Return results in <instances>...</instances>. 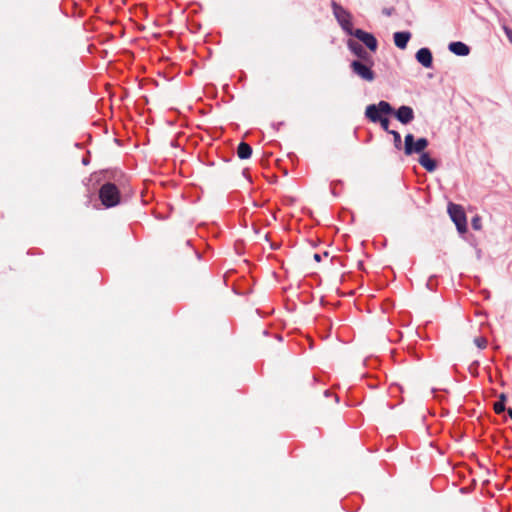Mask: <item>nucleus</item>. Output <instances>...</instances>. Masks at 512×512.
Instances as JSON below:
<instances>
[{"label": "nucleus", "instance_id": "obj_19", "mask_svg": "<svg viewBox=\"0 0 512 512\" xmlns=\"http://www.w3.org/2000/svg\"><path fill=\"white\" fill-rule=\"evenodd\" d=\"M471 225L474 230H480L481 229V220L479 217H474L472 219Z\"/></svg>", "mask_w": 512, "mask_h": 512}, {"label": "nucleus", "instance_id": "obj_2", "mask_svg": "<svg viewBox=\"0 0 512 512\" xmlns=\"http://www.w3.org/2000/svg\"><path fill=\"white\" fill-rule=\"evenodd\" d=\"M393 113V108L386 101H380L377 105L371 104L366 107L365 116L374 123H377L382 117L381 114H391Z\"/></svg>", "mask_w": 512, "mask_h": 512}, {"label": "nucleus", "instance_id": "obj_3", "mask_svg": "<svg viewBox=\"0 0 512 512\" xmlns=\"http://www.w3.org/2000/svg\"><path fill=\"white\" fill-rule=\"evenodd\" d=\"M332 9H333V14H334L335 18L337 19L341 28L347 34H352L353 24L351 21L352 17L350 15V13L347 10H345L342 6L337 4L336 2H332Z\"/></svg>", "mask_w": 512, "mask_h": 512}, {"label": "nucleus", "instance_id": "obj_13", "mask_svg": "<svg viewBox=\"0 0 512 512\" xmlns=\"http://www.w3.org/2000/svg\"><path fill=\"white\" fill-rule=\"evenodd\" d=\"M348 47L358 57H360L362 59H366L367 58V56H368L367 52L362 47V45L359 44L358 42H356L354 40H349L348 41Z\"/></svg>", "mask_w": 512, "mask_h": 512}, {"label": "nucleus", "instance_id": "obj_8", "mask_svg": "<svg viewBox=\"0 0 512 512\" xmlns=\"http://www.w3.org/2000/svg\"><path fill=\"white\" fill-rule=\"evenodd\" d=\"M395 117L402 124H409L414 119V111L410 106H400L395 112Z\"/></svg>", "mask_w": 512, "mask_h": 512}, {"label": "nucleus", "instance_id": "obj_18", "mask_svg": "<svg viewBox=\"0 0 512 512\" xmlns=\"http://www.w3.org/2000/svg\"><path fill=\"white\" fill-rule=\"evenodd\" d=\"M474 343L478 348L483 349L487 345V340L484 337H477L474 339Z\"/></svg>", "mask_w": 512, "mask_h": 512}, {"label": "nucleus", "instance_id": "obj_22", "mask_svg": "<svg viewBox=\"0 0 512 512\" xmlns=\"http://www.w3.org/2000/svg\"><path fill=\"white\" fill-rule=\"evenodd\" d=\"M383 13H385L386 15H391L392 9H384Z\"/></svg>", "mask_w": 512, "mask_h": 512}, {"label": "nucleus", "instance_id": "obj_23", "mask_svg": "<svg viewBox=\"0 0 512 512\" xmlns=\"http://www.w3.org/2000/svg\"><path fill=\"white\" fill-rule=\"evenodd\" d=\"M508 415L510 416V418L512 419V408H509L508 409Z\"/></svg>", "mask_w": 512, "mask_h": 512}, {"label": "nucleus", "instance_id": "obj_9", "mask_svg": "<svg viewBox=\"0 0 512 512\" xmlns=\"http://www.w3.org/2000/svg\"><path fill=\"white\" fill-rule=\"evenodd\" d=\"M416 60L425 68L432 66L433 57L432 53L428 48H421L416 52Z\"/></svg>", "mask_w": 512, "mask_h": 512}, {"label": "nucleus", "instance_id": "obj_17", "mask_svg": "<svg viewBox=\"0 0 512 512\" xmlns=\"http://www.w3.org/2000/svg\"><path fill=\"white\" fill-rule=\"evenodd\" d=\"M381 125V127L383 128V130H385L386 132L389 133V131H391L389 129V124H390V121L387 117H381L380 120L378 121Z\"/></svg>", "mask_w": 512, "mask_h": 512}, {"label": "nucleus", "instance_id": "obj_20", "mask_svg": "<svg viewBox=\"0 0 512 512\" xmlns=\"http://www.w3.org/2000/svg\"><path fill=\"white\" fill-rule=\"evenodd\" d=\"M505 33H506L507 38L509 39V41L512 44V29L505 28Z\"/></svg>", "mask_w": 512, "mask_h": 512}, {"label": "nucleus", "instance_id": "obj_5", "mask_svg": "<svg viewBox=\"0 0 512 512\" xmlns=\"http://www.w3.org/2000/svg\"><path fill=\"white\" fill-rule=\"evenodd\" d=\"M428 140L426 138H419L417 141L414 140L412 134H407L404 139V152L406 155L413 153H423L424 149L428 146Z\"/></svg>", "mask_w": 512, "mask_h": 512}, {"label": "nucleus", "instance_id": "obj_10", "mask_svg": "<svg viewBox=\"0 0 512 512\" xmlns=\"http://www.w3.org/2000/svg\"><path fill=\"white\" fill-rule=\"evenodd\" d=\"M449 50L458 56H466L470 52L469 47L465 43L460 41L451 42L449 44Z\"/></svg>", "mask_w": 512, "mask_h": 512}, {"label": "nucleus", "instance_id": "obj_12", "mask_svg": "<svg viewBox=\"0 0 512 512\" xmlns=\"http://www.w3.org/2000/svg\"><path fill=\"white\" fill-rule=\"evenodd\" d=\"M419 163L421 164L422 167H424L429 172H433L437 167L435 160H433L429 156V154L425 153V152H423L420 155Z\"/></svg>", "mask_w": 512, "mask_h": 512}, {"label": "nucleus", "instance_id": "obj_7", "mask_svg": "<svg viewBox=\"0 0 512 512\" xmlns=\"http://www.w3.org/2000/svg\"><path fill=\"white\" fill-rule=\"evenodd\" d=\"M351 35L355 36L371 51H375L377 49V40L371 33L365 32L361 29H355L352 30Z\"/></svg>", "mask_w": 512, "mask_h": 512}, {"label": "nucleus", "instance_id": "obj_6", "mask_svg": "<svg viewBox=\"0 0 512 512\" xmlns=\"http://www.w3.org/2000/svg\"><path fill=\"white\" fill-rule=\"evenodd\" d=\"M351 69L352 71L358 75L361 79L371 82L375 78V74L372 71L371 67L363 64L360 61H352L351 63Z\"/></svg>", "mask_w": 512, "mask_h": 512}, {"label": "nucleus", "instance_id": "obj_16", "mask_svg": "<svg viewBox=\"0 0 512 512\" xmlns=\"http://www.w3.org/2000/svg\"><path fill=\"white\" fill-rule=\"evenodd\" d=\"M389 134H391L393 136L394 146L397 149H400L401 146H402L401 135L397 131H395V130L389 131Z\"/></svg>", "mask_w": 512, "mask_h": 512}, {"label": "nucleus", "instance_id": "obj_21", "mask_svg": "<svg viewBox=\"0 0 512 512\" xmlns=\"http://www.w3.org/2000/svg\"><path fill=\"white\" fill-rule=\"evenodd\" d=\"M313 258H314V260H315L316 262H320V261H321V255H320V254L315 253V254H314V256H313Z\"/></svg>", "mask_w": 512, "mask_h": 512}, {"label": "nucleus", "instance_id": "obj_4", "mask_svg": "<svg viewBox=\"0 0 512 512\" xmlns=\"http://www.w3.org/2000/svg\"><path fill=\"white\" fill-rule=\"evenodd\" d=\"M448 213L452 221L455 223L458 231L462 233L466 232L467 220L463 208L460 205L450 203L448 205Z\"/></svg>", "mask_w": 512, "mask_h": 512}, {"label": "nucleus", "instance_id": "obj_1", "mask_svg": "<svg viewBox=\"0 0 512 512\" xmlns=\"http://www.w3.org/2000/svg\"><path fill=\"white\" fill-rule=\"evenodd\" d=\"M99 198L102 204L111 208L120 203V191L113 183H105L99 190Z\"/></svg>", "mask_w": 512, "mask_h": 512}, {"label": "nucleus", "instance_id": "obj_11", "mask_svg": "<svg viewBox=\"0 0 512 512\" xmlns=\"http://www.w3.org/2000/svg\"><path fill=\"white\" fill-rule=\"evenodd\" d=\"M411 34L409 32H396L394 33V43L400 49L407 47Z\"/></svg>", "mask_w": 512, "mask_h": 512}, {"label": "nucleus", "instance_id": "obj_15", "mask_svg": "<svg viewBox=\"0 0 512 512\" xmlns=\"http://www.w3.org/2000/svg\"><path fill=\"white\" fill-rule=\"evenodd\" d=\"M505 400H506V396L504 394H501L500 397H499V400L497 402H495V404H494V411L497 414H500V413L504 412V410H505Z\"/></svg>", "mask_w": 512, "mask_h": 512}, {"label": "nucleus", "instance_id": "obj_14", "mask_svg": "<svg viewBox=\"0 0 512 512\" xmlns=\"http://www.w3.org/2000/svg\"><path fill=\"white\" fill-rule=\"evenodd\" d=\"M237 155L240 159H248L252 155V148L249 144L241 142L237 147Z\"/></svg>", "mask_w": 512, "mask_h": 512}]
</instances>
